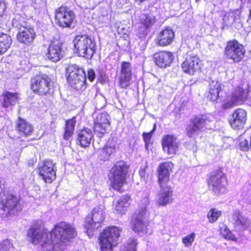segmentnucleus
Listing matches in <instances>:
<instances>
[{"instance_id":"1","label":"nucleus","mask_w":251,"mask_h":251,"mask_svg":"<svg viewBox=\"0 0 251 251\" xmlns=\"http://www.w3.org/2000/svg\"><path fill=\"white\" fill-rule=\"evenodd\" d=\"M76 236L75 228L63 221L55 224L50 232L32 228V243H39L49 251L53 250L55 245H62L71 242Z\"/></svg>"},{"instance_id":"2","label":"nucleus","mask_w":251,"mask_h":251,"mask_svg":"<svg viewBox=\"0 0 251 251\" xmlns=\"http://www.w3.org/2000/svg\"><path fill=\"white\" fill-rule=\"evenodd\" d=\"M130 165L126 161L120 160L116 161L110 169L108 177L110 187L119 193H122L123 187L127 184V177L129 176Z\"/></svg>"},{"instance_id":"3","label":"nucleus","mask_w":251,"mask_h":251,"mask_svg":"<svg viewBox=\"0 0 251 251\" xmlns=\"http://www.w3.org/2000/svg\"><path fill=\"white\" fill-rule=\"evenodd\" d=\"M206 182L208 190L214 195L219 196L227 191L228 180L222 167L210 172Z\"/></svg>"},{"instance_id":"4","label":"nucleus","mask_w":251,"mask_h":251,"mask_svg":"<svg viewBox=\"0 0 251 251\" xmlns=\"http://www.w3.org/2000/svg\"><path fill=\"white\" fill-rule=\"evenodd\" d=\"M66 80L69 85L77 91H83L87 87L84 69L76 64H71L66 69Z\"/></svg>"},{"instance_id":"5","label":"nucleus","mask_w":251,"mask_h":251,"mask_svg":"<svg viewBox=\"0 0 251 251\" xmlns=\"http://www.w3.org/2000/svg\"><path fill=\"white\" fill-rule=\"evenodd\" d=\"M121 229L116 226L105 227L98 236V243L101 251H113L118 243Z\"/></svg>"},{"instance_id":"6","label":"nucleus","mask_w":251,"mask_h":251,"mask_svg":"<svg viewBox=\"0 0 251 251\" xmlns=\"http://www.w3.org/2000/svg\"><path fill=\"white\" fill-rule=\"evenodd\" d=\"M22 209L21 198L9 191L0 193V210L6 211L7 216H16Z\"/></svg>"},{"instance_id":"7","label":"nucleus","mask_w":251,"mask_h":251,"mask_svg":"<svg viewBox=\"0 0 251 251\" xmlns=\"http://www.w3.org/2000/svg\"><path fill=\"white\" fill-rule=\"evenodd\" d=\"M212 122L210 114L196 115L190 120L185 128V134L189 138L197 136L209 129Z\"/></svg>"},{"instance_id":"8","label":"nucleus","mask_w":251,"mask_h":251,"mask_svg":"<svg viewBox=\"0 0 251 251\" xmlns=\"http://www.w3.org/2000/svg\"><path fill=\"white\" fill-rule=\"evenodd\" d=\"M73 44L75 52L79 56L90 59L96 51L95 43L86 34L75 36Z\"/></svg>"},{"instance_id":"9","label":"nucleus","mask_w":251,"mask_h":251,"mask_svg":"<svg viewBox=\"0 0 251 251\" xmlns=\"http://www.w3.org/2000/svg\"><path fill=\"white\" fill-rule=\"evenodd\" d=\"M245 53L244 46L237 40H230L226 42L223 54L226 59L235 63H239L243 60Z\"/></svg>"},{"instance_id":"10","label":"nucleus","mask_w":251,"mask_h":251,"mask_svg":"<svg viewBox=\"0 0 251 251\" xmlns=\"http://www.w3.org/2000/svg\"><path fill=\"white\" fill-rule=\"evenodd\" d=\"M56 24L62 28H70L76 22L75 12L69 7L61 5L54 11Z\"/></svg>"},{"instance_id":"11","label":"nucleus","mask_w":251,"mask_h":251,"mask_svg":"<svg viewBox=\"0 0 251 251\" xmlns=\"http://www.w3.org/2000/svg\"><path fill=\"white\" fill-rule=\"evenodd\" d=\"M201 60L197 54L187 53L181 63V69L183 73L193 76L201 71Z\"/></svg>"},{"instance_id":"12","label":"nucleus","mask_w":251,"mask_h":251,"mask_svg":"<svg viewBox=\"0 0 251 251\" xmlns=\"http://www.w3.org/2000/svg\"><path fill=\"white\" fill-rule=\"evenodd\" d=\"M37 171L46 183H51L56 179L55 164L50 159L43 160L37 167Z\"/></svg>"},{"instance_id":"13","label":"nucleus","mask_w":251,"mask_h":251,"mask_svg":"<svg viewBox=\"0 0 251 251\" xmlns=\"http://www.w3.org/2000/svg\"><path fill=\"white\" fill-rule=\"evenodd\" d=\"M110 117L106 112L99 113L95 119L94 131L99 137H102L110 130Z\"/></svg>"},{"instance_id":"14","label":"nucleus","mask_w":251,"mask_h":251,"mask_svg":"<svg viewBox=\"0 0 251 251\" xmlns=\"http://www.w3.org/2000/svg\"><path fill=\"white\" fill-rule=\"evenodd\" d=\"M247 121V112L242 108H238L234 110L228 119V122L231 127L236 130L243 129Z\"/></svg>"},{"instance_id":"15","label":"nucleus","mask_w":251,"mask_h":251,"mask_svg":"<svg viewBox=\"0 0 251 251\" xmlns=\"http://www.w3.org/2000/svg\"><path fill=\"white\" fill-rule=\"evenodd\" d=\"M53 82L47 75H39L34 78L32 82V91L40 95L49 93L53 87Z\"/></svg>"},{"instance_id":"16","label":"nucleus","mask_w":251,"mask_h":251,"mask_svg":"<svg viewBox=\"0 0 251 251\" xmlns=\"http://www.w3.org/2000/svg\"><path fill=\"white\" fill-rule=\"evenodd\" d=\"M174 164L170 161L160 163L157 169V182L159 185L164 187L170 181V175L173 172Z\"/></svg>"},{"instance_id":"17","label":"nucleus","mask_w":251,"mask_h":251,"mask_svg":"<svg viewBox=\"0 0 251 251\" xmlns=\"http://www.w3.org/2000/svg\"><path fill=\"white\" fill-rule=\"evenodd\" d=\"M131 65L129 62L123 61L121 63L120 75L118 77V84L120 88L126 89L132 80Z\"/></svg>"},{"instance_id":"18","label":"nucleus","mask_w":251,"mask_h":251,"mask_svg":"<svg viewBox=\"0 0 251 251\" xmlns=\"http://www.w3.org/2000/svg\"><path fill=\"white\" fill-rule=\"evenodd\" d=\"M248 97V92L242 88H238L231 94L229 100L224 103L222 107L224 109H230L235 106L242 104Z\"/></svg>"},{"instance_id":"19","label":"nucleus","mask_w":251,"mask_h":251,"mask_svg":"<svg viewBox=\"0 0 251 251\" xmlns=\"http://www.w3.org/2000/svg\"><path fill=\"white\" fill-rule=\"evenodd\" d=\"M174 59V53L167 50L158 51L152 55V59L155 64L161 68L170 67Z\"/></svg>"},{"instance_id":"20","label":"nucleus","mask_w":251,"mask_h":251,"mask_svg":"<svg viewBox=\"0 0 251 251\" xmlns=\"http://www.w3.org/2000/svg\"><path fill=\"white\" fill-rule=\"evenodd\" d=\"M163 151L168 155H175L179 148V143L174 134L164 135L161 141Z\"/></svg>"},{"instance_id":"21","label":"nucleus","mask_w":251,"mask_h":251,"mask_svg":"<svg viewBox=\"0 0 251 251\" xmlns=\"http://www.w3.org/2000/svg\"><path fill=\"white\" fill-rule=\"evenodd\" d=\"M62 43L58 39H54L50 41L46 56L48 59L56 62L62 58Z\"/></svg>"},{"instance_id":"22","label":"nucleus","mask_w":251,"mask_h":251,"mask_svg":"<svg viewBox=\"0 0 251 251\" xmlns=\"http://www.w3.org/2000/svg\"><path fill=\"white\" fill-rule=\"evenodd\" d=\"M146 212L140 211L131 216L130 225L131 228L135 232L139 233L147 231L148 224L144 222Z\"/></svg>"},{"instance_id":"23","label":"nucleus","mask_w":251,"mask_h":251,"mask_svg":"<svg viewBox=\"0 0 251 251\" xmlns=\"http://www.w3.org/2000/svg\"><path fill=\"white\" fill-rule=\"evenodd\" d=\"M175 38V32L170 27H166L160 31L155 38V43L160 47H166L171 45Z\"/></svg>"},{"instance_id":"24","label":"nucleus","mask_w":251,"mask_h":251,"mask_svg":"<svg viewBox=\"0 0 251 251\" xmlns=\"http://www.w3.org/2000/svg\"><path fill=\"white\" fill-rule=\"evenodd\" d=\"M160 189V194L158 200L156 201L158 207L165 206L167 204L172 203L174 198L173 190L169 184H165L164 187L159 185Z\"/></svg>"},{"instance_id":"25","label":"nucleus","mask_w":251,"mask_h":251,"mask_svg":"<svg viewBox=\"0 0 251 251\" xmlns=\"http://www.w3.org/2000/svg\"><path fill=\"white\" fill-rule=\"evenodd\" d=\"M131 201V197L130 195L126 194L122 196L121 198L113 204V212L118 215H125L130 205Z\"/></svg>"},{"instance_id":"26","label":"nucleus","mask_w":251,"mask_h":251,"mask_svg":"<svg viewBox=\"0 0 251 251\" xmlns=\"http://www.w3.org/2000/svg\"><path fill=\"white\" fill-rule=\"evenodd\" d=\"M231 216L233 224L235 227L245 230L251 227V222L242 215V212L239 210H235Z\"/></svg>"},{"instance_id":"27","label":"nucleus","mask_w":251,"mask_h":251,"mask_svg":"<svg viewBox=\"0 0 251 251\" xmlns=\"http://www.w3.org/2000/svg\"><path fill=\"white\" fill-rule=\"evenodd\" d=\"M222 91V84L217 81H212L209 85V89L205 93V97L211 102L217 103L220 99V93Z\"/></svg>"},{"instance_id":"28","label":"nucleus","mask_w":251,"mask_h":251,"mask_svg":"<svg viewBox=\"0 0 251 251\" xmlns=\"http://www.w3.org/2000/svg\"><path fill=\"white\" fill-rule=\"evenodd\" d=\"M93 138L92 130L87 127H83L79 130L76 138L77 145L82 148H86L89 146Z\"/></svg>"},{"instance_id":"29","label":"nucleus","mask_w":251,"mask_h":251,"mask_svg":"<svg viewBox=\"0 0 251 251\" xmlns=\"http://www.w3.org/2000/svg\"><path fill=\"white\" fill-rule=\"evenodd\" d=\"M2 98L1 106L4 108L14 106L19 101V94L17 92L4 91L1 95Z\"/></svg>"},{"instance_id":"30","label":"nucleus","mask_w":251,"mask_h":251,"mask_svg":"<svg viewBox=\"0 0 251 251\" xmlns=\"http://www.w3.org/2000/svg\"><path fill=\"white\" fill-rule=\"evenodd\" d=\"M76 124V117L75 116L65 120L64 131L62 135L63 138L65 140H68L72 137L75 133Z\"/></svg>"},{"instance_id":"31","label":"nucleus","mask_w":251,"mask_h":251,"mask_svg":"<svg viewBox=\"0 0 251 251\" xmlns=\"http://www.w3.org/2000/svg\"><path fill=\"white\" fill-rule=\"evenodd\" d=\"M92 220L97 223L98 225H101L105 219V213L104 211L100 207H94L91 213L88 214L87 216Z\"/></svg>"},{"instance_id":"32","label":"nucleus","mask_w":251,"mask_h":251,"mask_svg":"<svg viewBox=\"0 0 251 251\" xmlns=\"http://www.w3.org/2000/svg\"><path fill=\"white\" fill-rule=\"evenodd\" d=\"M83 226L85 233L90 238L92 237L98 228L101 227V225H98L92 219L87 216L85 217Z\"/></svg>"},{"instance_id":"33","label":"nucleus","mask_w":251,"mask_h":251,"mask_svg":"<svg viewBox=\"0 0 251 251\" xmlns=\"http://www.w3.org/2000/svg\"><path fill=\"white\" fill-rule=\"evenodd\" d=\"M116 147L114 146L105 145L101 149L98 158L102 161H108L111 156L116 153Z\"/></svg>"},{"instance_id":"34","label":"nucleus","mask_w":251,"mask_h":251,"mask_svg":"<svg viewBox=\"0 0 251 251\" xmlns=\"http://www.w3.org/2000/svg\"><path fill=\"white\" fill-rule=\"evenodd\" d=\"M12 39L8 34L0 32V55L5 53L10 48Z\"/></svg>"},{"instance_id":"35","label":"nucleus","mask_w":251,"mask_h":251,"mask_svg":"<svg viewBox=\"0 0 251 251\" xmlns=\"http://www.w3.org/2000/svg\"><path fill=\"white\" fill-rule=\"evenodd\" d=\"M219 230L220 234L226 240L237 241L236 236L232 233L226 224H223L222 226H220Z\"/></svg>"},{"instance_id":"36","label":"nucleus","mask_w":251,"mask_h":251,"mask_svg":"<svg viewBox=\"0 0 251 251\" xmlns=\"http://www.w3.org/2000/svg\"><path fill=\"white\" fill-rule=\"evenodd\" d=\"M16 130L25 135H28L31 131V127L24 119L19 118L16 126Z\"/></svg>"},{"instance_id":"37","label":"nucleus","mask_w":251,"mask_h":251,"mask_svg":"<svg viewBox=\"0 0 251 251\" xmlns=\"http://www.w3.org/2000/svg\"><path fill=\"white\" fill-rule=\"evenodd\" d=\"M222 215V211L216 208H212L207 212V218L210 223L216 222Z\"/></svg>"},{"instance_id":"38","label":"nucleus","mask_w":251,"mask_h":251,"mask_svg":"<svg viewBox=\"0 0 251 251\" xmlns=\"http://www.w3.org/2000/svg\"><path fill=\"white\" fill-rule=\"evenodd\" d=\"M141 25L145 28L148 29L154 24L153 19L148 14H143L140 19Z\"/></svg>"},{"instance_id":"39","label":"nucleus","mask_w":251,"mask_h":251,"mask_svg":"<svg viewBox=\"0 0 251 251\" xmlns=\"http://www.w3.org/2000/svg\"><path fill=\"white\" fill-rule=\"evenodd\" d=\"M30 32L29 29L25 28L20 31L17 35L18 41L22 43H26L29 42Z\"/></svg>"},{"instance_id":"40","label":"nucleus","mask_w":251,"mask_h":251,"mask_svg":"<svg viewBox=\"0 0 251 251\" xmlns=\"http://www.w3.org/2000/svg\"><path fill=\"white\" fill-rule=\"evenodd\" d=\"M156 124H154L153 128L149 132H144L142 134L143 139L145 142V146L146 148H148L149 144L151 143V139L152 136V134L154 133L156 130Z\"/></svg>"},{"instance_id":"41","label":"nucleus","mask_w":251,"mask_h":251,"mask_svg":"<svg viewBox=\"0 0 251 251\" xmlns=\"http://www.w3.org/2000/svg\"><path fill=\"white\" fill-rule=\"evenodd\" d=\"M137 242L135 239H130L124 245L123 251H137Z\"/></svg>"},{"instance_id":"42","label":"nucleus","mask_w":251,"mask_h":251,"mask_svg":"<svg viewBox=\"0 0 251 251\" xmlns=\"http://www.w3.org/2000/svg\"><path fill=\"white\" fill-rule=\"evenodd\" d=\"M195 238V234L194 233H191L190 234L184 237L182 239V241L186 247H189L191 246L194 241Z\"/></svg>"},{"instance_id":"43","label":"nucleus","mask_w":251,"mask_h":251,"mask_svg":"<svg viewBox=\"0 0 251 251\" xmlns=\"http://www.w3.org/2000/svg\"><path fill=\"white\" fill-rule=\"evenodd\" d=\"M250 145L249 146L248 141L247 139H243L239 143V147L241 150L243 151H247L249 149Z\"/></svg>"},{"instance_id":"44","label":"nucleus","mask_w":251,"mask_h":251,"mask_svg":"<svg viewBox=\"0 0 251 251\" xmlns=\"http://www.w3.org/2000/svg\"><path fill=\"white\" fill-rule=\"evenodd\" d=\"M96 77L94 70L93 69H89L87 70V78L90 82H93Z\"/></svg>"},{"instance_id":"45","label":"nucleus","mask_w":251,"mask_h":251,"mask_svg":"<svg viewBox=\"0 0 251 251\" xmlns=\"http://www.w3.org/2000/svg\"><path fill=\"white\" fill-rule=\"evenodd\" d=\"M6 10L5 3L3 0H0V18L2 17L5 14Z\"/></svg>"},{"instance_id":"46","label":"nucleus","mask_w":251,"mask_h":251,"mask_svg":"<svg viewBox=\"0 0 251 251\" xmlns=\"http://www.w3.org/2000/svg\"><path fill=\"white\" fill-rule=\"evenodd\" d=\"M249 19L251 22V8L249 10Z\"/></svg>"},{"instance_id":"47","label":"nucleus","mask_w":251,"mask_h":251,"mask_svg":"<svg viewBox=\"0 0 251 251\" xmlns=\"http://www.w3.org/2000/svg\"><path fill=\"white\" fill-rule=\"evenodd\" d=\"M35 37V33L32 34V40L34 39Z\"/></svg>"},{"instance_id":"48","label":"nucleus","mask_w":251,"mask_h":251,"mask_svg":"<svg viewBox=\"0 0 251 251\" xmlns=\"http://www.w3.org/2000/svg\"><path fill=\"white\" fill-rule=\"evenodd\" d=\"M200 0H195L196 3H198Z\"/></svg>"},{"instance_id":"49","label":"nucleus","mask_w":251,"mask_h":251,"mask_svg":"<svg viewBox=\"0 0 251 251\" xmlns=\"http://www.w3.org/2000/svg\"><path fill=\"white\" fill-rule=\"evenodd\" d=\"M3 245H1V248H3V247H2Z\"/></svg>"}]
</instances>
